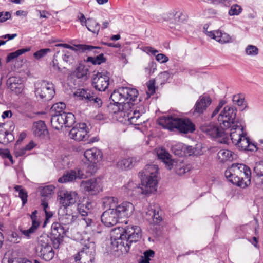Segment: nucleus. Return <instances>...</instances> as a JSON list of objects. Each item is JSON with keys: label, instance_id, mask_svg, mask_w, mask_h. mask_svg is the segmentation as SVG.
<instances>
[{"label": "nucleus", "instance_id": "obj_31", "mask_svg": "<svg viewBox=\"0 0 263 263\" xmlns=\"http://www.w3.org/2000/svg\"><path fill=\"white\" fill-rule=\"evenodd\" d=\"M217 157L220 162H224L226 161H233L236 158L237 155L231 151L221 149L218 153Z\"/></svg>", "mask_w": 263, "mask_h": 263}, {"label": "nucleus", "instance_id": "obj_63", "mask_svg": "<svg viewBox=\"0 0 263 263\" xmlns=\"http://www.w3.org/2000/svg\"><path fill=\"white\" fill-rule=\"evenodd\" d=\"M161 215V213L160 214L159 210L156 209V212H155V217H153L151 222L154 224L159 223L162 220Z\"/></svg>", "mask_w": 263, "mask_h": 263}, {"label": "nucleus", "instance_id": "obj_22", "mask_svg": "<svg viewBox=\"0 0 263 263\" xmlns=\"http://www.w3.org/2000/svg\"><path fill=\"white\" fill-rule=\"evenodd\" d=\"M8 87L15 93H20L23 90L24 86L22 80L19 77H12L7 81Z\"/></svg>", "mask_w": 263, "mask_h": 263}, {"label": "nucleus", "instance_id": "obj_57", "mask_svg": "<svg viewBox=\"0 0 263 263\" xmlns=\"http://www.w3.org/2000/svg\"><path fill=\"white\" fill-rule=\"evenodd\" d=\"M180 14H176L175 16L174 22H172L170 24V27L171 28H174L177 30H179L180 28Z\"/></svg>", "mask_w": 263, "mask_h": 263}, {"label": "nucleus", "instance_id": "obj_23", "mask_svg": "<svg viewBox=\"0 0 263 263\" xmlns=\"http://www.w3.org/2000/svg\"><path fill=\"white\" fill-rule=\"evenodd\" d=\"M206 35L221 44L230 42L231 40V37L228 34L222 33L219 30L206 31Z\"/></svg>", "mask_w": 263, "mask_h": 263}, {"label": "nucleus", "instance_id": "obj_43", "mask_svg": "<svg viewBox=\"0 0 263 263\" xmlns=\"http://www.w3.org/2000/svg\"><path fill=\"white\" fill-rule=\"evenodd\" d=\"M91 94L84 89H79L74 93L75 96L79 98L80 100H86L87 101H88Z\"/></svg>", "mask_w": 263, "mask_h": 263}, {"label": "nucleus", "instance_id": "obj_28", "mask_svg": "<svg viewBox=\"0 0 263 263\" xmlns=\"http://www.w3.org/2000/svg\"><path fill=\"white\" fill-rule=\"evenodd\" d=\"M196 126L193 121L186 117H182V134L193 133Z\"/></svg>", "mask_w": 263, "mask_h": 263}, {"label": "nucleus", "instance_id": "obj_30", "mask_svg": "<svg viewBox=\"0 0 263 263\" xmlns=\"http://www.w3.org/2000/svg\"><path fill=\"white\" fill-rule=\"evenodd\" d=\"M32 130L34 135L37 137L44 136L48 133L44 122L41 120L38 121L33 124Z\"/></svg>", "mask_w": 263, "mask_h": 263}, {"label": "nucleus", "instance_id": "obj_64", "mask_svg": "<svg viewBox=\"0 0 263 263\" xmlns=\"http://www.w3.org/2000/svg\"><path fill=\"white\" fill-rule=\"evenodd\" d=\"M156 60L161 63H164L168 61V58L164 54L159 53L156 56Z\"/></svg>", "mask_w": 263, "mask_h": 263}, {"label": "nucleus", "instance_id": "obj_10", "mask_svg": "<svg viewBox=\"0 0 263 263\" xmlns=\"http://www.w3.org/2000/svg\"><path fill=\"white\" fill-rule=\"evenodd\" d=\"M200 129L211 138H222L225 139L227 137V134L219 123L211 122L204 123L200 126Z\"/></svg>", "mask_w": 263, "mask_h": 263}, {"label": "nucleus", "instance_id": "obj_61", "mask_svg": "<svg viewBox=\"0 0 263 263\" xmlns=\"http://www.w3.org/2000/svg\"><path fill=\"white\" fill-rule=\"evenodd\" d=\"M155 92V83L153 81H149L147 84V93L148 95H152Z\"/></svg>", "mask_w": 263, "mask_h": 263}, {"label": "nucleus", "instance_id": "obj_4", "mask_svg": "<svg viewBox=\"0 0 263 263\" xmlns=\"http://www.w3.org/2000/svg\"><path fill=\"white\" fill-rule=\"evenodd\" d=\"M81 250L74 257L76 263H93L96 254V245L86 235L80 239Z\"/></svg>", "mask_w": 263, "mask_h": 263}, {"label": "nucleus", "instance_id": "obj_36", "mask_svg": "<svg viewBox=\"0 0 263 263\" xmlns=\"http://www.w3.org/2000/svg\"><path fill=\"white\" fill-rule=\"evenodd\" d=\"M85 26L89 31L94 33L98 34L100 30L99 24L92 18L87 19V24Z\"/></svg>", "mask_w": 263, "mask_h": 263}, {"label": "nucleus", "instance_id": "obj_27", "mask_svg": "<svg viewBox=\"0 0 263 263\" xmlns=\"http://www.w3.org/2000/svg\"><path fill=\"white\" fill-rule=\"evenodd\" d=\"M59 220L63 224L67 225L72 223L77 218L75 215L68 213L66 209L61 208L59 211Z\"/></svg>", "mask_w": 263, "mask_h": 263}, {"label": "nucleus", "instance_id": "obj_52", "mask_svg": "<svg viewBox=\"0 0 263 263\" xmlns=\"http://www.w3.org/2000/svg\"><path fill=\"white\" fill-rule=\"evenodd\" d=\"M241 11V7L237 4H235L231 6V9L229 11V14L231 16L237 15L239 14Z\"/></svg>", "mask_w": 263, "mask_h": 263}, {"label": "nucleus", "instance_id": "obj_47", "mask_svg": "<svg viewBox=\"0 0 263 263\" xmlns=\"http://www.w3.org/2000/svg\"><path fill=\"white\" fill-rule=\"evenodd\" d=\"M85 172L89 174L92 175L95 173L97 170V163H90L85 164L84 166Z\"/></svg>", "mask_w": 263, "mask_h": 263}, {"label": "nucleus", "instance_id": "obj_8", "mask_svg": "<svg viewBox=\"0 0 263 263\" xmlns=\"http://www.w3.org/2000/svg\"><path fill=\"white\" fill-rule=\"evenodd\" d=\"M35 87L36 96L45 101L51 100L55 94L54 85L51 82L46 81L37 82Z\"/></svg>", "mask_w": 263, "mask_h": 263}, {"label": "nucleus", "instance_id": "obj_16", "mask_svg": "<svg viewBox=\"0 0 263 263\" xmlns=\"http://www.w3.org/2000/svg\"><path fill=\"white\" fill-rule=\"evenodd\" d=\"M225 176L230 182L241 187V178L237 163H233L225 171Z\"/></svg>", "mask_w": 263, "mask_h": 263}, {"label": "nucleus", "instance_id": "obj_18", "mask_svg": "<svg viewBox=\"0 0 263 263\" xmlns=\"http://www.w3.org/2000/svg\"><path fill=\"white\" fill-rule=\"evenodd\" d=\"M112 209L119 219H122L130 216L134 210V206L130 202H124Z\"/></svg>", "mask_w": 263, "mask_h": 263}, {"label": "nucleus", "instance_id": "obj_20", "mask_svg": "<svg viewBox=\"0 0 263 263\" xmlns=\"http://www.w3.org/2000/svg\"><path fill=\"white\" fill-rule=\"evenodd\" d=\"M119 218L113 209H108L103 213L101 216L102 222L107 227L115 226L119 220Z\"/></svg>", "mask_w": 263, "mask_h": 263}, {"label": "nucleus", "instance_id": "obj_19", "mask_svg": "<svg viewBox=\"0 0 263 263\" xmlns=\"http://www.w3.org/2000/svg\"><path fill=\"white\" fill-rule=\"evenodd\" d=\"M237 166L239 167L241 181L243 182H241V187L245 188L251 183V170L248 166L242 163H237Z\"/></svg>", "mask_w": 263, "mask_h": 263}, {"label": "nucleus", "instance_id": "obj_51", "mask_svg": "<svg viewBox=\"0 0 263 263\" xmlns=\"http://www.w3.org/2000/svg\"><path fill=\"white\" fill-rule=\"evenodd\" d=\"M254 172L259 178L263 177V164H256L254 168ZM261 179L262 180L261 182L263 184V178Z\"/></svg>", "mask_w": 263, "mask_h": 263}, {"label": "nucleus", "instance_id": "obj_55", "mask_svg": "<svg viewBox=\"0 0 263 263\" xmlns=\"http://www.w3.org/2000/svg\"><path fill=\"white\" fill-rule=\"evenodd\" d=\"M155 212H156V209L150 205L146 211V219L151 222L153 217H155Z\"/></svg>", "mask_w": 263, "mask_h": 263}, {"label": "nucleus", "instance_id": "obj_29", "mask_svg": "<svg viewBox=\"0 0 263 263\" xmlns=\"http://www.w3.org/2000/svg\"><path fill=\"white\" fill-rule=\"evenodd\" d=\"M74 75L78 79L86 81L89 78V68L86 66L80 64L74 71Z\"/></svg>", "mask_w": 263, "mask_h": 263}, {"label": "nucleus", "instance_id": "obj_62", "mask_svg": "<svg viewBox=\"0 0 263 263\" xmlns=\"http://www.w3.org/2000/svg\"><path fill=\"white\" fill-rule=\"evenodd\" d=\"M154 251L152 250H149L144 252L143 256H142L141 258L145 260H148L149 262L151 258L154 257Z\"/></svg>", "mask_w": 263, "mask_h": 263}, {"label": "nucleus", "instance_id": "obj_7", "mask_svg": "<svg viewBox=\"0 0 263 263\" xmlns=\"http://www.w3.org/2000/svg\"><path fill=\"white\" fill-rule=\"evenodd\" d=\"M237 109L232 106H226L219 114L217 120L220 125L223 127L229 128L232 125L236 124L235 118Z\"/></svg>", "mask_w": 263, "mask_h": 263}, {"label": "nucleus", "instance_id": "obj_58", "mask_svg": "<svg viewBox=\"0 0 263 263\" xmlns=\"http://www.w3.org/2000/svg\"><path fill=\"white\" fill-rule=\"evenodd\" d=\"M86 208V207L84 206V204L79 203L78 204L77 210L82 217L88 216V210Z\"/></svg>", "mask_w": 263, "mask_h": 263}, {"label": "nucleus", "instance_id": "obj_6", "mask_svg": "<svg viewBox=\"0 0 263 263\" xmlns=\"http://www.w3.org/2000/svg\"><path fill=\"white\" fill-rule=\"evenodd\" d=\"M51 239L47 235H43L38 238L35 248L36 253L45 261L51 260L54 256V251L51 246Z\"/></svg>", "mask_w": 263, "mask_h": 263}, {"label": "nucleus", "instance_id": "obj_41", "mask_svg": "<svg viewBox=\"0 0 263 263\" xmlns=\"http://www.w3.org/2000/svg\"><path fill=\"white\" fill-rule=\"evenodd\" d=\"M105 58L102 53L99 54L96 57H88L87 58V62H90L93 64H101V63L105 62Z\"/></svg>", "mask_w": 263, "mask_h": 263}, {"label": "nucleus", "instance_id": "obj_17", "mask_svg": "<svg viewBox=\"0 0 263 263\" xmlns=\"http://www.w3.org/2000/svg\"><path fill=\"white\" fill-rule=\"evenodd\" d=\"M212 100L208 96H200L193 107V114L201 115L207 109L211 104Z\"/></svg>", "mask_w": 263, "mask_h": 263}, {"label": "nucleus", "instance_id": "obj_1", "mask_svg": "<svg viewBox=\"0 0 263 263\" xmlns=\"http://www.w3.org/2000/svg\"><path fill=\"white\" fill-rule=\"evenodd\" d=\"M141 235V230L137 226L115 228L111 236L112 247L117 251L128 252L132 243L138 241Z\"/></svg>", "mask_w": 263, "mask_h": 263}, {"label": "nucleus", "instance_id": "obj_15", "mask_svg": "<svg viewBox=\"0 0 263 263\" xmlns=\"http://www.w3.org/2000/svg\"><path fill=\"white\" fill-rule=\"evenodd\" d=\"M88 133L87 125L84 123L77 124L69 132V136L70 138L76 141H80L87 138Z\"/></svg>", "mask_w": 263, "mask_h": 263}, {"label": "nucleus", "instance_id": "obj_50", "mask_svg": "<svg viewBox=\"0 0 263 263\" xmlns=\"http://www.w3.org/2000/svg\"><path fill=\"white\" fill-rule=\"evenodd\" d=\"M233 101L241 107V109H243L246 107L245 101L244 98H241L238 95H235L233 98Z\"/></svg>", "mask_w": 263, "mask_h": 263}, {"label": "nucleus", "instance_id": "obj_53", "mask_svg": "<svg viewBox=\"0 0 263 263\" xmlns=\"http://www.w3.org/2000/svg\"><path fill=\"white\" fill-rule=\"evenodd\" d=\"M9 239L11 242L14 243H18L20 242L22 236L17 232H12L10 235H9Z\"/></svg>", "mask_w": 263, "mask_h": 263}, {"label": "nucleus", "instance_id": "obj_59", "mask_svg": "<svg viewBox=\"0 0 263 263\" xmlns=\"http://www.w3.org/2000/svg\"><path fill=\"white\" fill-rule=\"evenodd\" d=\"M226 104V101L224 100H221L218 103V106L215 108V109L213 111L211 117L214 118L217 114H218L222 106Z\"/></svg>", "mask_w": 263, "mask_h": 263}, {"label": "nucleus", "instance_id": "obj_40", "mask_svg": "<svg viewBox=\"0 0 263 263\" xmlns=\"http://www.w3.org/2000/svg\"><path fill=\"white\" fill-rule=\"evenodd\" d=\"M79 50L84 51L86 50L92 51L94 50L93 52L95 53H99L101 48L97 46H93L88 45H82L79 44L76 46Z\"/></svg>", "mask_w": 263, "mask_h": 263}, {"label": "nucleus", "instance_id": "obj_45", "mask_svg": "<svg viewBox=\"0 0 263 263\" xmlns=\"http://www.w3.org/2000/svg\"><path fill=\"white\" fill-rule=\"evenodd\" d=\"M246 134L241 138V140H239L238 143H236V145L240 150L245 151L247 148V145L250 142V140L246 136Z\"/></svg>", "mask_w": 263, "mask_h": 263}, {"label": "nucleus", "instance_id": "obj_32", "mask_svg": "<svg viewBox=\"0 0 263 263\" xmlns=\"http://www.w3.org/2000/svg\"><path fill=\"white\" fill-rule=\"evenodd\" d=\"M121 91H122V88H119L117 91H114L110 96V99H111L114 103L116 104L117 105L119 104L120 106H122V110H123V105H124L125 99H124ZM119 107H120V106H119ZM120 109V108H119V110Z\"/></svg>", "mask_w": 263, "mask_h": 263}, {"label": "nucleus", "instance_id": "obj_14", "mask_svg": "<svg viewBox=\"0 0 263 263\" xmlns=\"http://www.w3.org/2000/svg\"><path fill=\"white\" fill-rule=\"evenodd\" d=\"M81 187L85 191L92 195H96L102 191V183L101 179L92 178L86 181H83L81 183Z\"/></svg>", "mask_w": 263, "mask_h": 263}, {"label": "nucleus", "instance_id": "obj_5", "mask_svg": "<svg viewBox=\"0 0 263 263\" xmlns=\"http://www.w3.org/2000/svg\"><path fill=\"white\" fill-rule=\"evenodd\" d=\"M118 114L123 118L120 122L127 125H140L145 122L141 118L142 113L140 110L132 108L129 103L124 104L123 110H119Z\"/></svg>", "mask_w": 263, "mask_h": 263}, {"label": "nucleus", "instance_id": "obj_33", "mask_svg": "<svg viewBox=\"0 0 263 263\" xmlns=\"http://www.w3.org/2000/svg\"><path fill=\"white\" fill-rule=\"evenodd\" d=\"M102 204L104 208H115L118 204V199L114 197L106 196L102 198Z\"/></svg>", "mask_w": 263, "mask_h": 263}, {"label": "nucleus", "instance_id": "obj_11", "mask_svg": "<svg viewBox=\"0 0 263 263\" xmlns=\"http://www.w3.org/2000/svg\"><path fill=\"white\" fill-rule=\"evenodd\" d=\"M109 80L107 72L95 70L91 76L92 86L99 91H105L108 88Z\"/></svg>", "mask_w": 263, "mask_h": 263}, {"label": "nucleus", "instance_id": "obj_34", "mask_svg": "<svg viewBox=\"0 0 263 263\" xmlns=\"http://www.w3.org/2000/svg\"><path fill=\"white\" fill-rule=\"evenodd\" d=\"M77 179V172L75 170H70L64 174L62 177L58 179L60 183H66L71 182Z\"/></svg>", "mask_w": 263, "mask_h": 263}, {"label": "nucleus", "instance_id": "obj_48", "mask_svg": "<svg viewBox=\"0 0 263 263\" xmlns=\"http://www.w3.org/2000/svg\"><path fill=\"white\" fill-rule=\"evenodd\" d=\"M37 228L38 227H33V226L32 225L31 227L28 230H23L22 228H20V231L23 235H24L27 238H29L30 237L32 234L34 233L36 231Z\"/></svg>", "mask_w": 263, "mask_h": 263}, {"label": "nucleus", "instance_id": "obj_25", "mask_svg": "<svg viewBox=\"0 0 263 263\" xmlns=\"http://www.w3.org/2000/svg\"><path fill=\"white\" fill-rule=\"evenodd\" d=\"M122 89L121 93H122V96L125 99L124 104L129 103L131 105L132 102L135 101L138 97V90L135 88L130 87H122Z\"/></svg>", "mask_w": 263, "mask_h": 263}, {"label": "nucleus", "instance_id": "obj_12", "mask_svg": "<svg viewBox=\"0 0 263 263\" xmlns=\"http://www.w3.org/2000/svg\"><path fill=\"white\" fill-rule=\"evenodd\" d=\"M158 122L164 128L170 130L176 129L181 133V118H180L174 116H163L159 118Z\"/></svg>", "mask_w": 263, "mask_h": 263}, {"label": "nucleus", "instance_id": "obj_49", "mask_svg": "<svg viewBox=\"0 0 263 263\" xmlns=\"http://www.w3.org/2000/svg\"><path fill=\"white\" fill-rule=\"evenodd\" d=\"M51 51V49L49 48L42 49L39 51H37L33 54V57L36 60H39L44 57H45L48 53Z\"/></svg>", "mask_w": 263, "mask_h": 263}, {"label": "nucleus", "instance_id": "obj_3", "mask_svg": "<svg viewBox=\"0 0 263 263\" xmlns=\"http://www.w3.org/2000/svg\"><path fill=\"white\" fill-rule=\"evenodd\" d=\"M158 166L151 164L145 166L141 174V184L145 189L137 186L138 192L142 194H148L157 190L158 184Z\"/></svg>", "mask_w": 263, "mask_h": 263}, {"label": "nucleus", "instance_id": "obj_9", "mask_svg": "<svg viewBox=\"0 0 263 263\" xmlns=\"http://www.w3.org/2000/svg\"><path fill=\"white\" fill-rule=\"evenodd\" d=\"M74 61L73 53L66 49H62L58 51L53 55V60L50 64V66L52 69L57 71H61V69L60 67L59 63L63 62L66 65L72 64Z\"/></svg>", "mask_w": 263, "mask_h": 263}, {"label": "nucleus", "instance_id": "obj_26", "mask_svg": "<svg viewBox=\"0 0 263 263\" xmlns=\"http://www.w3.org/2000/svg\"><path fill=\"white\" fill-rule=\"evenodd\" d=\"M158 159L161 160L166 165V167L171 170L174 160L171 158V155L164 148H159L156 149Z\"/></svg>", "mask_w": 263, "mask_h": 263}, {"label": "nucleus", "instance_id": "obj_39", "mask_svg": "<svg viewBox=\"0 0 263 263\" xmlns=\"http://www.w3.org/2000/svg\"><path fill=\"white\" fill-rule=\"evenodd\" d=\"M117 165L122 170L131 168L133 166V160L132 158L122 159L118 162Z\"/></svg>", "mask_w": 263, "mask_h": 263}, {"label": "nucleus", "instance_id": "obj_44", "mask_svg": "<svg viewBox=\"0 0 263 263\" xmlns=\"http://www.w3.org/2000/svg\"><path fill=\"white\" fill-rule=\"evenodd\" d=\"M79 220L80 223L84 225L85 228H92L95 225V221L87 216L79 218Z\"/></svg>", "mask_w": 263, "mask_h": 263}, {"label": "nucleus", "instance_id": "obj_54", "mask_svg": "<svg viewBox=\"0 0 263 263\" xmlns=\"http://www.w3.org/2000/svg\"><path fill=\"white\" fill-rule=\"evenodd\" d=\"M183 152L185 156H191L195 153V149L191 146H189L186 144H182V152Z\"/></svg>", "mask_w": 263, "mask_h": 263}, {"label": "nucleus", "instance_id": "obj_38", "mask_svg": "<svg viewBox=\"0 0 263 263\" xmlns=\"http://www.w3.org/2000/svg\"><path fill=\"white\" fill-rule=\"evenodd\" d=\"M14 190L18 192V197L22 201L23 205H24L27 202L28 193L27 191L23 189L21 185H15Z\"/></svg>", "mask_w": 263, "mask_h": 263}, {"label": "nucleus", "instance_id": "obj_56", "mask_svg": "<svg viewBox=\"0 0 263 263\" xmlns=\"http://www.w3.org/2000/svg\"><path fill=\"white\" fill-rule=\"evenodd\" d=\"M246 53L249 55H256L258 53V49L256 46L250 45L246 47Z\"/></svg>", "mask_w": 263, "mask_h": 263}, {"label": "nucleus", "instance_id": "obj_37", "mask_svg": "<svg viewBox=\"0 0 263 263\" xmlns=\"http://www.w3.org/2000/svg\"><path fill=\"white\" fill-rule=\"evenodd\" d=\"M31 50L30 47L26 48H22L18 49L16 50L15 52L10 53L9 54L6 59V62L8 63L11 61L12 60L17 58L18 56L21 55V54L26 52H28Z\"/></svg>", "mask_w": 263, "mask_h": 263}, {"label": "nucleus", "instance_id": "obj_60", "mask_svg": "<svg viewBox=\"0 0 263 263\" xmlns=\"http://www.w3.org/2000/svg\"><path fill=\"white\" fill-rule=\"evenodd\" d=\"M37 211L34 210L32 212V214L31 215H28L30 216L32 220V225L33 226V227H37L39 228L40 226V222L37 220Z\"/></svg>", "mask_w": 263, "mask_h": 263}, {"label": "nucleus", "instance_id": "obj_42", "mask_svg": "<svg viewBox=\"0 0 263 263\" xmlns=\"http://www.w3.org/2000/svg\"><path fill=\"white\" fill-rule=\"evenodd\" d=\"M55 187L53 185H48L44 186L41 191L42 196L49 197L54 193Z\"/></svg>", "mask_w": 263, "mask_h": 263}, {"label": "nucleus", "instance_id": "obj_13", "mask_svg": "<svg viewBox=\"0 0 263 263\" xmlns=\"http://www.w3.org/2000/svg\"><path fill=\"white\" fill-rule=\"evenodd\" d=\"M230 133H227V137L230 135L232 142L235 145L238 143L239 140H241V137L246 134L244 131V126L241 122L236 121V124L231 125ZM228 137L223 140V142H226Z\"/></svg>", "mask_w": 263, "mask_h": 263}, {"label": "nucleus", "instance_id": "obj_46", "mask_svg": "<svg viewBox=\"0 0 263 263\" xmlns=\"http://www.w3.org/2000/svg\"><path fill=\"white\" fill-rule=\"evenodd\" d=\"M87 102H90L93 106L97 108L101 107L102 104L101 99L99 97L93 96L92 94L90 95Z\"/></svg>", "mask_w": 263, "mask_h": 263}, {"label": "nucleus", "instance_id": "obj_2", "mask_svg": "<svg viewBox=\"0 0 263 263\" xmlns=\"http://www.w3.org/2000/svg\"><path fill=\"white\" fill-rule=\"evenodd\" d=\"M65 107L64 103L59 102L53 104L51 108V124L57 130H60L63 127H71L76 122L73 114L64 111Z\"/></svg>", "mask_w": 263, "mask_h": 263}, {"label": "nucleus", "instance_id": "obj_35", "mask_svg": "<svg viewBox=\"0 0 263 263\" xmlns=\"http://www.w3.org/2000/svg\"><path fill=\"white\" fill-rule=\"evenodd\" d=\"M52 234L53 236L63 237L66 231L64 228L59 223H54L51 228Z\"/></svg>", "mask_w": 263, "mask_h": 263}, {"label": "nucleus", "instance_id": "obj_21", "mask_svg": "<svg viewBox=\"0 0 263 263\" xmlns=\"http://www.w3.org/2000/svg\"><path fill=\"white\" fill-rule=\"evenodd\" d=\"M78 199V195L76 192L66 191L60 198V203L65 210L67 206L76 203Z\"/></svg>", "mask_w": 263, "mask_h": 263}, {"label": "nucleus", "instance_id": "obj_24", "mask_svg": "<svg viewBox=\"0 0 263 263\" xmlns=\"http://www.w3.org/2000/svg\"><path fill=\"white\" fill-rule=\"evenodd\" d=\"M84 155L89 162L95 163H97L100 161L102 157L101 152L96 147L87 149Z\"/></svg>", "mask_w": 263, "mask_h": 263}]
</instances>
